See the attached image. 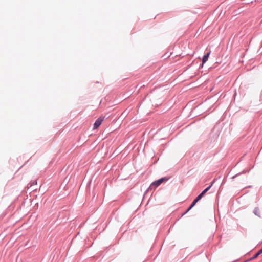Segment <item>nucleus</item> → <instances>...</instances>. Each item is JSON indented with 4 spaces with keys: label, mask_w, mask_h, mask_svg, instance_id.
<instances>
[{
    "label": "nucleus",
    "mask_w": 262,
    "mask_h": 262,
    "mask_svg": "<svg viewBox=\"0 0 262 262\" xmlns=\"http://www.w3.org/2000/svg\"><path fill=\"white\" fill-rule=\"evenodd\" d=\"M262 254V248L260 249L256 254H255L252 257L249 259L248 261H251L257 258L259 255Z\"/></svg>",
    "instance_id": "nucleus-6"
},
{
    "label": "nucleus",
    "mask_w": 262,
    "mask_h": 262,
    "mask_svg": "<svg viewBox=\"0 0 262 262\" xmlns=\"http://www.w3.org/2000/svg\"><path fill=\"white\" fill-rule=\"evenodd\" d=\"M202 67H203V66H202V64H201L200 66V68H202Z\"/></svg>",
    "instance_id": "nucleus-13"
},
{
    "label": "nucleus",
    "mask_w": 262,
    "mask_h": 262,
    "mask_svg": "<svg viewBox=\"0 0 262 262\" xmlns=\"http://www.w3.org/2000/svg\"><path fill=\"white\" fill-rule=\"evenodd\" d=\"M210 52H211L210 51L208 52L203 56V57L202 58V66H203L204 64L208 60V58L210 55Z\"/></svg>",
    "instance_id": "nucleus-5"
},
{
    "label": "nucleus",
    "mask_w": 262,
    "mask_h": 262,
    "mask_svg": "<svg viewBox=\"0 0 262 262\" xmlns=\"http://www.w3.org/2000/svg\"><path fill=\"white\" fill-rule=\"evenodd\" d=\"M219 133L218 130L213 129L209 135L208 142L210 144L214 142L219 138Z\"/></svg>",
    "instance_id": "nucleus-2"
},
{
    "label": "nucleus",
    "mask_w": 262,
    "mask_h": 262,
    "mask_svg": "<svg viewBox=\"0 0 262 262\" xmlns=\"http://www.w3.org/2000/svg\"><path fill=\"white\" fill-rule=\"evenodd\" d=\"M253 213L255 215H256L258 217H260V212L259 210V208L258 207L254 208V210H253Z\"/></svg>",
    "instance_id": "nucleus-8"
},
{
    "label": "nucleus",
    "mask_w": 262,
    "mask_h": 262,
    "mask_svg": "<svg viewBox=\"0 0 262 262\" xmlns=\"http://www.w3.org/2000/svg\"><path fill=\"white\" fill-rule=\"evenodd\" d=\"M38 203H36L35 204V205H34L33 208H36V207L38 208Z\"/></svg>",
    "instance_id": "nucleus-10"
},
{
    "label": "nucleus",
    "mask_w": 262,
    "mask_h": 262,
    "mask_svg": "<svg viewBox=\"0 0 262 262\" xmlns=\"http://www.w3.org/2000/svg\"><path fill=\"white\" fill-rule=\"evenodd\" d=\"M169 179V178L167 177H162V178L153 182L151 184L150 187L152 188L153 187H155V188H156L158 186H160L162 183L167 181Z\"/></svg>",
    "instance_id": "nucleus-3"
},
{
    "label": "nucleus",
    "mask_w": 262,
    "mask_h": 262,
    "mask_svg": "<svg viewBox=\"0 0 262 262\" xmlns=\"http://www.w3.org/2000/svg\"><path fill=\"white\" fill-rule=\"evenodd\" d=\"M206 193V190H203L192 201L190 205L187 209V210L182 214L181 216H184L186 213H187L196 204V203L200 200L202 198L204 195V194Z\"/></svg>",
    "instance_id": "nucleus-1"
},
{
    "label": "nucleus",
    "mask_w": 262,
    "mask_h": 262,
    "mask_svg": "<svg viewBox=\"0 0 262 262\" xmlns=\"http://www.w3.org/2000/svg\"><path fill=\"white\" fill-rule=\"evenodd\" d=\"M104 119V117L100 116L94 122V126H93V129H96L98 128L99 126L101 125L102 122Z\"/></svg>",
    "instance_id": "nucleus-4"
},
{
    "label": "nucleus",
    "mask_w": 262,
    "mask_h": 262,
    "mask_svg": "<svg viewBox=\"0 0 262 262\" xmlns=\"http://www.w3.org/2000/svg\"><path fill=\"white\" fill-rule=\"evenodd\" d=\"M36 190H37V188L34 189V190H33L34 193H35V192L36 191Z\"/></svg>",
    "instance_id": "nucleus-12"
},
{
    "label": "nucleus",
    "mask_w": 262,
    "mask_h": 262,
    "mask_svg": "<svg viewBox=\"0 0 262 262\" xmlns=\"http://www.w3.org/2000/svg\"><path fill=\"white\" fill-rule=\"evenodd\" d=\"M249 171H247L246 170H244L243 171H242V172H239L238 173L234 175V176L232 177V179H235L236 177L242 174H244V173H246L247 172H248Z\"/></svg>",
    "instance_id": "nucleus-9"
},
{
    "label": "nucleus",
    "mask_w": 262,
    "mask_h": 262,
    "mask_svg": "<svg viewBox=\"0 0 262 262\" xmlns=\"http://www.w3.org/2000/svg\"><path fill=\"white\" fill-rule=\"evenodd\" d=\"M37 180H34V182H33L34 186L35 185H37Z\"/></svg>",
    "instance_id": "nucleus-11"
},
{
    "label": "nucleus",
    "mask_w": 262,
    "mask_h": 262,
    "mask_svg": "<svg viewBox=\"0 0 262 262\" xmlns=\"http://www.w3.org/2000/svg\"><path fill=\"white\" fill-rule=\"evenodd\" d=\"M217 178H215L214 179H213V180L212 181V182L211 183L210 185H209L208 187H207L205 189H204L203 190H206V192L210 189V188L212 186V185H213V184L215 182V181L217 180Z\"/></svg>",
    "instance_id": "nucleus-7"
}]
</instances>
